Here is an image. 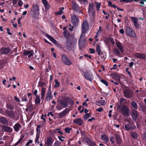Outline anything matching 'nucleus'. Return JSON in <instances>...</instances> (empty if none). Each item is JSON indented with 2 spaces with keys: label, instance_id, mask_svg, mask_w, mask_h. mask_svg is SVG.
<instances>
[{
  "label": "nucleus",
  "instance_id": "nucleus-57",
  "mask_svg": "<svg viewBox=\"0 0 146 146\" xmlns=\"http://www.w3.org/2000/svg\"><path fill=\"white\" fill-rule=\"evenodd\" d=\"M34 54L33 51L32 52H31V53L30 54V55H29L28 56V57L29 58H31V56H33V54Z\"/></svg>",
  "mask_w": 146,
  "mask_h": 146
},
{
  "label": "nucleus",
  "instance_id": "nucleus-53",
  "mask_svg": "<svg viewBox=\"0 0 146 146\" xmlns=\"http://www.w3.org/2000/svg\"><path fill=\"white\" fill-rule=\"evenodd\" d=\"M114 137H111L110 138V141L112 143H114L115 142V141H114Z\"/></svg>",
  "mask_w": 146,
  "mask_h": 146
},
{
  "label": "nucleus",
  "instance_id": "nucleus-16",
  "mask_svg": "<svg viewBox=\"0 0 146 146\" xmlns=\"http://www.w3.org/2000/svg\"><path fill=\"white\" fill-rule=\"evenodd\" d=\"M125 96L127 98H130L132 94L128 90H125L124 91Z\"/></svg>",
  "mask_w": 146,
  "mask_h": 146
},
{
  "label": "nucleus",
  "instance_id": "nucleus-27",
  "mask_svg": "<svg viewBox=\"0 0 146 146\" xmlns=\"http://www.w3.org/2000/svg\"><path fill=\"white\" fill-rule=\"evenodd\" d=\"M36 98L35 100V104H38L40 103V96H36Z\"/></svg>",
  "mask_w": 146,
  "mask_h": 146
},
{
  "label": "nucleus",
  "instance_id": "nucleus-43",
  "mask_svg": "<svg viewBox=\"0 0 146 146\" xmlns=\"http://www.w3.org/2000/svg\"><path fill=\"white\" fill-rule=\"evenodd\" d=\"M54 82L55 83V84L54 86L55 87H56L59 86V83L58 81L57 80H55Z\"/></svg>",
  "mask_w": 146,
  "mask_h": 146
},
{
  "label": "nucleus",
  "instance_id": "nucleus-24",
  "mask_svg": "<svg viewBox=\"0 0 146 146\" xmlns=\"http://www.w3.org/2000/svg\"><path fill=\"white\" fill-rule=\"evenodd\" d=\"M0 122L2 124H7V121L6 119L4 117H1L0 118Z\"/></svg>",
  "mask_w": 146,
  "mask_h": 146
},
{
  "label": "nucleus",
  "instance_id": "nucleus-14",
  "mask_svg": "<svg viewBox=\"0 0 146 146\" xmlns=\"http://www.w3.org/2000/svg\"><path fill=\"white\" fill-rule=\"evenodd\" d=\"M137 114V112L136 110H133L132 112L131 116L133 119L135 121L137 119L138 115Z\"/></svg>",
  "mask_w": 146,
  "mask_h": 146
},
{
  "label": "nucleus",
  "instance_id": "nucleus-37",
  "mask_svg": "<svg viewBox=\"0 0 146 146\" xmlns=\"http://www.w3.org/2000/svg\"><path fill=\"white\" fill-rule=\"evenodd\" d=\"M90 114L89 113L86 114L85 115H84V118L85 119H87L90 117Z\"/></svg>",
  "mask_w": 146,
  "mask_h": 146
},
{
  "label": "nucleus",
  "instance_id": "nucleus-26",
  "mask_svg": "<svg viewBox=\"0 0 146 146\" xmlns=\"http://www.w3.org/2000/svg\"><path fill=\"white\" fill-rule=\"evenodd\" d=\"M101 139L102 140L105 141L106 142H107L108 141V137L106 135H102Z\"/></svg>",
  "mask_w": 146,
  "mask_h": 146
},
{
  "label": "nucleus",
  "instance_id": "nucleus-56",
  "mask_svg": "<svg viewBox=\"0 0 146 146\" xmlns=\"http://www.w3.org/2000/svg\"><path fill=\"white\" fill-rule=\"evenodd\" d=\"M6 30L7 31V33L9 35H12V33H11L9 32L10 30L9 28H7Z\"/></svg>",
  "mask_w": 146,
  "mask_h": 146
},
{
  "label": "nucleus",
  "instance_id": "nucleus-50",
  "mask_svg": "<svg viewBox=\"0 0 146 146\" xmlns=\"http://www.w3.org/2000/svg\"><path fill=\"white\" fill-rule=\"evenodd\" d=\"M70 129L68 127L66 128L65 129V132L67 133H70Z\"/></svg>",
  "mask_w": 146,
  "mask_h": 146
},
{
  "label": "nucleus",
  "instance_id": "nucleus-21",
  "mask_svg": "<svg viewBox=\"0 0 146 146\" xmlns=\"http://www.w3.org/2000/svg\"><path fill=\"white\" fill-rule=\"evenodd\" d=\"M46 88H42L41 91V96L42 99H44L45 97V92L46 91Z\"/></svg>",
  "mask_w": 146,
  "mask_h": 146
},
{
  "label": "nucleus",
  "instance_id": "nucleus-18",
  "mask_svg": "<svg viewBox=\"0 0 146 146\" xmlns=\"http://www.w3.org/2000/svg\"><path fill=\"white\" fill-rule=\"evenodd\" d=\"M68 111V109H66L64 110L62 112L58 114L59 116L61 118L66 115Z\"/></svg>",
  "mask_w": 146,
  "mask_h": 146
},
{
  "label": "nucleus",
  "instance_id": "nucleus-33",
  "mask_svg": "<svg viewBox=\"0 0 146 146\" xmlns=\"http://www.w3.org/2000/svg\"><path fill=\"white\" fill-rule=\"evenodd\" d=\"M3 130L6 132H9L10 130V128L7 126H4L3 127Z\"/></svg>",
  "mask_w": 146,
  "mask_h": 146
},
{
  "label": "nucleus",
  "instance_id": "nucleus-42",
  "mask_svg": "<svg viewBox=\"0 0 146 146\" xmlns=\"http://www.w3.org/2000/svg\"><path fill=\"white\" fill-rule=\"evenodd\" d=\"M101 82L105 84L106 86H108V84L107 81L104 80H101Z\"/></svg>",
  "mask_w": 146,
  "mask_h": 146
},
{
  "label": "nucleus",
  "instance_id": "nucleus-62",
  "mask_svg": "<svg viewBox=\"0 0 146 146\" xmlns=\"http://www.w3.org/2000/svg\"><path fill=\"white\" fill-rule=\"evenodd\" d=\"M37 91L36 90L34 91V94L36 96H38L37 94Z\"/></svg>",
  "mask_w": 146,
  "mask_h": 146
},
{
  "label": "nucleus",
  "instance_id": "nucleus-7",
  "mask_svg": "<svg viewBox=\"0 0 146 146\" xmlns=\"http://www.w3.org/2000/svg\"><path fill=\"white\" fill-rule=\"evenodd\" d=\"M121 111L123 115L126 116L129 115V108L127 107L124 106L122 107Z\"/></svg>",
  "mask_w": 146,
  "mask_h": 146
},
{
  "label": "nucleus",
  "instance_id": "nucleus-13",
  "mask_svg": "<svg viewBox=\"0 0 146 146\" xmlns=\"http://www.w3.org/2000/svg\"><path fill=\"white\" fill-rule=\"evenodd\" d=\"M10 51V49L8 48H3L1 49L0 52L1 54H7Z\"/></svg>",
  "mask_w": 146,
  "mask_h": 146
},
{
  "label": "nucleus",
  "instance_id": "nucleus-5",
  "mask_svg": "<svg viewBox=\"0 0 146 146\" xmlns=\"http://www.w3.org/2000/svg\"><path fill=\"white\" fill-rule=\"evenodd\" d=\"M125 30L127 35L133 37L135 36V33L131 28L129 27H126Z\"/></svg>",
  "mask_w": 146,
  "mask_h": 146
},
{
  "label": "nucleus",
  "instance_id": "nucleus-22",
  "mask_svg": "<svg viewBox=\"0 0 146 146\" xmlns=\"http://www.w3.org/2000/svg\"><path fill=\"white\" fill-rule=\"evenodd\" d=\"M131 19L135 27H137V19L135 17H131Z\"/></svg>",
  "mask_w": 146,
  "mask_h": 146
},
{
  "label": "nucleus",
  "instance_id": "nucleus-36",
  "mask_svg": "<svg viewBox=\"0 0 146 146\" xmlns=\"http://www.w3.org/2000/svg\"><path fill=\"white\" fill-rule=\"evenodd\" d=\"M96 51L98 52V54H100L101 53L100 47L99 45H98L96 47Z\"/></svg>",
  "mask_w": 146,
  "mask_h": 146
},
{
  "label": "nucleus",
  "instance_id": "nucleus-60",
  "mask_svg": "<svg viewBox=\"0 0 146 146\" xmlns=\"http://www.w3.org/2000/svg\"><path fill=\"white\" fill-rule=\"evenodd\" d=\"M43 4L44 5L48 3L46 0H42Z\"/></svg>",
  "mask_w": 146,
  "mask_h": 146
},
{
  "label": "nucleus",
  "instance_id": "nucleus-4",
  "mask_svg": "<svg viewBox=\"0 0 146 146\" xmlns=\"http://www.w3.org/2000/svg\"><path fill=\"white\" fill-rule=\"evenodd\" d=\"M66 48L67 49L72 50H73L75 47V44L72 42L70 40H67L66 42Z\"/></svg>",
  "mask_w": 146,
  "mask_h": 146
},
{
  "label": "nucleus",
  "instance_id": "nucleus-8",
  "mask_svg": "<svg viewBox=\"0 0 146 146\" xmlns=\"http://www.w3.org/2000/svg\"><path fill=\"white\" fill-rule=\"evenodd\" d=\"M62 58L63 62L66 65L69 66L72 64L71 62L65 55L62 56Z\"/></svg>",
  "mask_w": 146,
  "mask_h": 146
},
{
  "label": "nucleus",
  "instance_id": "nucleus-9",
  "mask_svg": "<svg viewBox=\"0 0 146 146\" xmlns=\"http://www.w3.org/2000/svg\"><path fill=\"white\" fill-rule=\"evenodd\" d=\"M94 7L92 4H90L89 6L88 13L89 15L92 16L95 15V12L94 11Z\"/></svg>",
  "mask_w": 146,
  "mask_h": 146
},
{
  "label": "nucleus",
  "instance_id": "nucleus-23",
  "mask_svg": "<svg viewBox=\"0 0 146 146\" xmlns=\"http://www.w3.org/2000/svg\"><path fill=\"white\" fill-rule=\"evenodd\" d=\"M51 92H48L46 97L45 100L46 101H49L51 98Z\"/></svg>",
  "mask_w": 146,
  "mask_h": 146
},
{
  "label": "nucleus",
  "instance_id": "nucleus-64",
  "mask_svg": "<svg viewBox=\"0 0 146 146\" xmlns=\"http://www.w3.org/2000/svg\"><path fill=\"white\" fill-rule=\"evenodd\" d=\"M50 115H51L52 116V117L54 116V115H53L52 112H50L48 114V116H49Z\"/></svg>",
  "mask_w": 146,
  "mask_h": 146
},
{
  "label": "nucleus",
  "instance_id": "nucleus-17",
  "mask_svg": "<svg viewBox=\"0 0 146 146\" xmlns=\"http://www.w3.org/2000/svg\"><path fill=\"white\" fill-rule=\"evenodd\" d=\"M73 122L79 125H82L83 123L82 120L80 118L75 119L73 120Z\"/></svg>",
  "mask_w": 146,
  "mask_h": 146
},
{
  "label": "nucleus",
  "instance_id": "nucleus-51",
  "mask_svg": "<svg viewBox=\"0 0 146 146\" xmlns=\"http://www.w3.org/2000/svg\"><path fill=\"white\" fill-rule=\"evenodd\" d=\"M101 31H98L96 35L95 36V37L96 38H97L98 36L100 34Z\"/></svg>",
  "mask_w": 146,
  "mask_h": 146
},
{
  "label": "nucleus",
  "instance_id": "nucleus-63",
  "mask_svg": "<svg viewBox=\"0 0 146 146\" xmlns=\"http://www.w3.org/2000/svg\"><path fill=\"white\" fill-rule=\"evenodd\" d=\"M134 62H131L129 64V66L130 67H131L134 64Z\"/></svg>",
  "mask_w": 146,
  "mask_h": 146
},
{
  "label": "nucleus",
  "instance_id": "nucleus-47",
  "mask_svg": "<svg viewBox=\"0 0 146 146\" xmlns=\"http://www.w3.org/2000/svg\"><path fill=\"white\" fill-rule=\"evenodd\" d=\"M56 108L57 110H60L63 108L62 106L58 105L56 106Z\"/></svg>",
  "mask_w": 146,
  "mask_h": 146
},
{
  "label": "nucleus",
  "instance_id": "nucleus-59",
  "mask_svg": "<svg viewBox=\"0 0 146 146\" xmlns=\"http://www.w3.org/2000/svg\"><path fill=\"white\" fill-rule=\"evenodd\" d=\"M58 139H59V140H60L61 141H64V140L62 139V138H64L65 137H62V136H60V137H58Z\"/></svg>",
  "mask_w": 146,
  "mask_h": 146
},
{
  "label": "nucleus",
  "instance_id": "nucleus-54",
  "mask_svg": "<svg viewBox=\"0 0 146 146\" xmlns=\"http://www.w3.org/2000/svg\"><path fill=\"white\" fill-rule=\"evenodd\" d=\"M125 99H124L123 98L120 99V104H123L122 103L123 102H124L125 101Z\"/></svg>",
  "mask_w": 146,
  "mask_h": 146
},
{
  "label": "nucleus",
  "instance_id": "nucleus-46",
  "mask_svg": "<svg viewBox=\"0 0 146 146\" xmlns=\"http://www.w3.org/2000/svg\"><path fill=\"white\" fill-rule=\"evenodd\" d=\"M44 5L45 7L46 10H48L49 9L50 6L48 3Z\"/></svg>",
  "mask_w": 146,
  "mask_h": 146
},
{
  "label": "nucleus",
  "instance_id": "nucleus-31",
  "mask_svg": "<svg viewBox=\"0 0 146 146\" xmlns=\"http://www.w3.org/2000/svg\"><path fill=\"white\" fill-rule=\"evenodd\" d=\"M60 104L63 105L64 107H66L67 106V105L66 102L63 101L62 100H60L59 101Z\"/></svg>",
  "mask_w": 146,
  "mask_h": 146
},
{
  "label": "nucleus",
  "instance_id": "nucleus-1",
  "mask_svg": "<svg viewBox=\"0 0 146 146\" xmlns=\"http://www.w3.org/2000/svg\"><path fill=\"white\" fill-rule=\"evenodd\" d=\"M39 9L37 5L33 6L31 10V13L33 17L35 18L38 17L39 14Z\"/></svg>",
  "mask_w": 146,
  "mask_h": 146
},
{
  "label": "nucleus",
  "instance_id": "nucleus-45",
  "mask_svg": "<svg viewBox=\"0 0 146 146\" xmlns=\"http://www.w3.org/2000/svg\"><path fill=\"white\" fill-rule=\"evenodd\" d=\"M18 1H19L18 3V5L20 6L21 7L22 6L23 4V3L22 1L21 0H18Z\"/></svg>",
  "mask_w": 146,
  "mask_h": 146
},
{
  "label": "nucleus",
  "instance_id": "nucleus-58",
  "mask_svg": "<svg viewBox=\"0 0 146 146\" xmlns=\"http://www.w3.org/2000/svg\"><path fill=\"white\" fill-rule=\"evenodd\" d=\"M90 50L91 53H94L95 52V50L93 49L90 48Z\"/></svg>",
  "mask_w": 146,
  "mask_h": 146
},
{
  "label": "nucleus",
  "instance_id": "nucleus-48",
  "mask_svg": "<svg viewBox=\"0 0 146 146\" xmlns=\"http://www.w3.org/2000/svg\"><path fill=\"white\" fill-rule=\"evenodd\" d=\"M125 128L126 130H128L130 129L129 125V124L125 125Z\"/></svg>",
  "mask_w": 146,
  "mask_h": 146
},
{
  "label": "nucleus",
  "instance_id": "nucleus-39",
  "mask_svg": "<svg viewBox=\"0 0 146 146\" xmlns=\"http://www.w3.org/2000/svg\"><path fill=\"white\" fill-rule=\"evenodd\" d=\"M96 8L98 9V11H99V9L100 7V6L101 5V3H98L96 2Z\"/></svg>",
  "mask_w": 146,
  "mask_h": 146
},
{
  "label": "nucleus",
  "instance_id": "nucleus-29",
  "mask_svg": "<svg viewBox=\"0 0 146 146\" xmlns=\"http://www.w3.org/2000/svg\"><path fill=\"white\" fill-rule=\"evenodd\" d=\"M116 138L117 143H120L121 141V139L119 136L117 135H115Z\"/></svg>",
  "mask_w": 146,
  "mask_h": 146
},
{
  "label": "nucleus",
  "instance_id": "nucleus-2",
  "mask_svg": "<svg viewBox=\"0 0 146 146\" xmlns=\"http://www.w3.org/2000/svg\"><path fill=\"white\" fill-rule=\"evenodd\" d=\"M84 76L85 79L90 82L92 81L93 80V75L89 71L87 70L84 72Z\"/></svg>",
  "mask_w": 146,
  "mask_h": 146
},
{
  "label": "nucleus",
  "instance_id": "nucleus-35",
  "mask_svg": "<svg viewBox=\"0 0 146 146\" xmlns=\"http://www.w3.org/2000/svg\"><path fill=\"white\" fill-rule=\"evenodd\" d=\"M131 105L133 108L137 109V104L134 102H133L131 103Z\"/></svg>",
  "mask_w": 146,
  "mask_h": 146
},
{
  "label": "nucleus",
  "instance_id": "nucleus-12",
  "mask_svg": "<svg viewBox=\"0 0 146 146\" xmlns=\"http://www.w3.org/2000/svg\"><path fill=\"white\" fill-rule=\"evenodd\" d=\"M53 142L52 138L50 137H47L46 140L45 141V144L47 146H51Z\"/></svg>",
  "mask_w": 146,
  "mask_h": 146
},
{
  "label": "nucleus",
  "instance_id": "nucleus-41",
  "mask_svg": "<svg viewBox=\"0 0 146 146\" xmlns=\"http://www.w3.org/2000/svg\"><path fill=\"white\" fill-rule=\"evenodd\" d=\"M105 101L104 100H101L98 102V103L102 105H104V104Z\"/></svg>",
  "mask_w": 146,
  "mask_h": 146
},
{
  "label": "nucleus",
  "instance_id": "nucleus-25",
  "mask_svg": "<svg viewBox=\"0 0 146 146\" xmlns=\"http://www.w3.org/2000/svg\"><path fill=\"white\" fill-rule=\"evenodd\" d=\"M21 125L19 124H16L14 126V129L16 131H18L19 129L21 127Z\"/></svg>",
  "mask_w": 146,
  "mask_h": 146
},
{
  "label": "nucleus",
  "instance_id": "nucleus-49",
  "mask_svg": "<svg viewBox=\"0 0 146 146\" xmlns=\"http://www.w3.org/2000/svg\"><path fill=\"white\" fill-rule=\"evenodd\" d=\"M114 52L117 54H120V52L117 49H115L113 50Z\"/></svg>",
  "mask_w": 146,
  "mask_h": 146
},
{
  "label": "nucleus",
  "instance_id": "nucleus-61",
  "mask_svg": "<svg viewBox=\"0 0 146 146\" xmlns=\"http://www.w3.org/2000/svg\"><path fill=\"white\" fill-rule=\"evenodd\" d=\"M119 32L120 33L123 34L124 33V31L123 29H121L119 30Z\"/></svg>",
  "mask_w": 146,
  "mask_h": 146
},
{
  "label": "nucleus",
  "instance_id": "nucleus-52",
  "mask_svg": "<svg viewBox=\"0 0 146 146\" xmlns=\"http://www.w3.org/2000/svg\"><path fill=\"white\" fill-rule=\"evenodd\" d=\"M103 109L102 108H100L98 109H96V110L98 112H100L103 110Z\"/></svg>",
  "mask_w": 146,
  "mask_h": 146
},
{
  "label": "nucleus",
  "instance_id": "nucleus-11",
  "mask_svg": "<svg viewBox=\"0 0 146 146\" xmlns=\"http://www.w3.org/2000/svg\"><path fill=\"white\" fill-rule=\"evenodd\" d=\"M135 56L138 58L145 59L146 58V54L137 53L134 54Z\"/></svg>",
  "mask_w": 146,
  "mask_h": 146
},
{
  "label": "nucleus",
  "instance_id": "nucleus-20",
  "mask_svg": "<svg viewBox=\"0 0 146 146\" xmlns=\"http://www.w3.org/2000/svg\"><path fill=\"white\" fill-rule=\"evenodd\" d=\"M71 21L74 25H76L77 24V19L75 16L73 15L71 17Z\"/></svg>",
  "mask_w": 146,
  "mask_h": 146
},
{
  "label": "nucleus",
  "instance_id": "nucleus-10",
  "mask_svg": "<svg viewBox=\"0 0 146 146\" xmlns=\"http://www.w3.org/2000/svg\"><path fill=\"white\" fill-rule=\"evenodd\" d=\"M82 141L83 142H86L89 144L90 146H95L96 145L95 143L94 142L91 141L88 138L86 137L84 138Z\"/></svg>",
  "mask_w": 146,
  "mask_h": 146
},
{
  "label": "nucleus",
  "instance_id": "nucleus-15",
  "mask_svg": "<svg viewBox=\"0 0 146 146\" xmlns=\"http://www.w3.org/2000/svg\"><path fill=\"white\" fill-rule=\"evenodd\" d=\"M46 36L54 43L56 44H58L57 42L51 36L48 34H46Z\"/></svg>",
  "mask_w": 146,
  "mask_h": 146
},
{
  "label": "nucleus",
  "instance_id": "nucleus-3",
  "mask_svg": "<svg viewBox=\"0 0 146 146\" xmlns=\"http://www.w3.org/2000/svg\"><path fill=\"white\" fill-rule=\"evenodd\" d=\"M86 33H82L80 37L79 41V45L80 48H81L84 46V44L86 41L85 34Z\"/></svg>",
  "mask_w": 146,
  "mask_h": 146
},
{
  "label": "nucleus",
  "instance_id": "nucleus-34",
  "mask_svg": "<svg viewBox=\"0 0 146 146\" xmlns=\"http://www.w3.org/2000/svg\"><path fill=\"white\" fill-rule=\"evenodd\" d=\"M33 51L32 50L29 51H24L23 52V54L25 55H28V54H30V53H31Z\"/></svg>",
  "mask_w": 146,
  "mask_h": 146
},
{
  "label": "nucleus",
  "instance_id": "nucleus-19",
  "mask_svg": "<svg viewBox=\"0 0 146 146\" xmlns=\"http://www.w3.org/2000/svg\"><path fill=\"white\" fill-rule=\"evenodd\" d=\"M116 44L117 46L118 47V48L120 50V51L123 52H124V50L123 46L119 42H116Z\"/></svg>",
  "mask_w": 146,
  "mask_h": 146
},
{
  "label": "nucleus",
  "instance_id": "nucleus-55",
  "mask_svg": "<svg viewBox=\"0 0 146 146\" xmlns=\"http://www.w3.org/2000/svg\"><path fill=\"white\" fill-rule=\"evenodd\" d=\"M33 141L31 140H30L29 141L26 143V145L27 146H28L29 144L32 143Z\"/></svg>",
  "mask_w": 146,
  "mask_h": 146
},
{
  "label": "nucleus",
  "instance_id": "nucleus-32",
  "mask_svg": "<svg viewBox=\"0 0 146 146\" xmlns=\"http://www.w3.org/2000/svg\"><path fill=\"white\" fill-rule=\"evenodd\" d=\"M64 7H62L60 10L56 13V14L58 15H61L63 13V10L64 9Z\"/></svg>",
  "mask_w": 146,
  "mask_h": 146
},
{
  "label": "nucleus",
  "instance_id": "nucleus-38",
  "mask_svg": "<svg viewBox=\"0 0 146 146\" xmlns=\"http://www.w3.org/2000/svg\"><path fill=\"white\" fill-rule=\"evenodd\" d=\"M60 142L58 141H56L54 143L53 146H60Z\"/></svg>",
  "mask_w": 146,
  "mask_h": 146
},
{
  "label": "nucleus",
  "instance_id": "nucleus-40",
  "mask_svg": "<svg viewBox=\"0 0 146 146\" xmlns=\"http://www.w3.org/2000/svg\"><path fill=\"white\" fill-rule=\"evenodd\" d=\"M131 136L133 138H136L137 137V135L136 133L133 132L131 133Z\"/></svg>",
  "mask_w": 146,
  "mask_h": 146
},
{
  "label": "nucleus",
  "instance_id": "nucleus-6",
  "mask_svg": "<svg viewBox=\"0 0 146 146\" xmlns=\"http://www.w3.org/2000/svg\"><path fill=\"white\" fill-rule=\"evenodd\" d=\"M88 25L87 21H84L82 25V33H86L88 30Z\"/></svg>",
  "mask_w": 146,
  "mask_h": 146
},
{
  "label": "nucleus",
  "instance_id": "nucleus-30",
  "mask_svg": "<svg viewBox=\"0 0 146 146\" xmlns=\"http://www.w3.org/2000/svg\"><path fill=\"white\" fill-rule=\"evenodd\" d=\"M53 131L55 133H58L60 134H63V133L62 132L59 128L56 129L54 130Z\"/></svg>",
  "mask_w": 146,
  "mask_h": 146
},
{
  "label": "nucleus",
  "instance_id": "nucleus-28",
  "mask_svg": "<svg viewBox=\"0 0 146 146\" xmlns=\"http://www.w3.org/2000/svg\"><path fill=\"white\" fill-rule=\"evenodd\" d=\"M40 136L39 133H37L35 140V141L36 143H37L38 144H39L40 142L38 141Z\"/></svg>",
  "mask_w": 146,
  "mask_h": 146
},
{
  "label": "nucleus",
  "instance_id": "nucleus-44",
  "mask_svg": "<svg viewBox=\"0 0 146 146\" xmlns=\"http://www.w3.org/2000/svg\"><path fill=\"white\" fill-rule=\"evenodd\" d=\"M40 126L39 125H38L37 126V127L36 129V131L37 132V133H39L40 131Z\"/></svg>",
  "mask_w": 146,
  "mask_h": 146
}]
</instances>
